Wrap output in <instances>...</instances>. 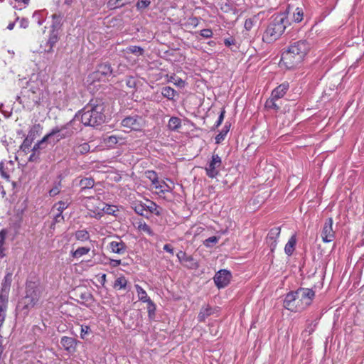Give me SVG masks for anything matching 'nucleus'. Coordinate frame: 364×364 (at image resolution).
<instances>
[{
  "label": "nucleus",
  "mask_w": 364,
  "mask_h": 364,
  "mask_svg": "<svg viewBox=\"0 0 364 364\" xmlns=\"http://www.w3.org/2000/svg\"><path fill=\"white\" fill-rule=\"evenodd\" d=\"M139 229L140 230H142V231L146 232L149 235H154V232H153L152 230L151 229V228L146 223H140L139 225Z\"/></svg>",
  "instance_id": "de8ad7c7"
},
{
  "label": "nucleus",
  "mask_w": 364,
  "mask_h": 364,
  "mask_svg": "<svg viewBox=\"0 0 364 364\" xmlns=\"http://www.w3.org/2000/svg\"><path fill=\"white\" fill-rule=\"evenodd\" d=\"M222 166L221 158L218 154H213L210 161L205 167V173L209 178H215L220 173Z\"/></svg>",
  "instance_id": "6e6552de"
},
{
  "label": "nucleus",
  "mask_w": 364,
  "mask_h": 364,
  "mask_svg": "<svg viewBox=\"0 0 364 364\" xmlns=\"http://www.w3.org/2000/svg\"><path fill=\"white\" fill-rule=\"evenodd\" d=\"M91 333V329L90 326H81V330H80V337L82 339H85V336L88 335Z\"/></svg>",
  "instance_id": "3c124183"
},
{
  "label": "nucleus",
  "mask_w": 364,
  "mask_h": 364,
  "mask_svg": "<svg viewBox=\"0 0 364 364\" xmlns=\"http://www.w3.org/2000/svg\"><path fill=\"white\" fill-rule=\"evenodd\" d=\"M42 287L38 281H28L26 287V296L22 299L23 309H31L39 301L42 294Z\"/></svg>",
  "instance_id": "20e7f679"
},
{
  "label": "nucleus",
  "mask_w": 364,
  "mask_h": 364,
  "mask_svg": "<svg viewBox=\"0 0 364 364\" xmlns=\"http://www.w3.org/2000/svg\"><path fill=\"white\" fill-rule=\"evenodd\" d=\"M215 309H213L209 305L203 306L198 316V319L200 322H203L206 318L215 313Z\"/></svg>",
  "instance_id": "6ab92c4d"
},
{
  "label": "nucleus",
  "mask_w": 364,
  "mask_h": 364,
  "mask_svg": "<svg viewBox=\"0 0 364 364\" xmlns=\"http://www.w3.org/2000/svg\"><path fill=\"white\" fill-rule=\"evenodd\" d=\"M146 212L149 211L151 213H154L157 216L161 215V208L158 206L154 202L149 201L148 204H145Z\"/></svg>",
  "instance_id": "5701e85b"
},
{
  "label": "nucleus",
  "mask_w": 364,
  "mask_h": 364,
  "mask_svg": "<svg viewBox=\"0 0 364 364\" xmlns=\"http://www.w3.org/2000/svg\"><path fill=\"white\" fill-rule=\"evenodd\" d=\"M109 249L114 253L123 255L126 252L127 245L120 238H117L109 242Z\"/></svg>",
  "instance_id": "dca6fc26"
},
{
  "label": "nucleus",
  "mask_w": 364,
  "mask_h": 364,
  "mask_svg": "<svg viewBox=\"0 0 364 364\" xmlns=\"http://www.w3.org/2000/svg\"><path fill=\"white\" fill-rule=\"evenodd\" d=\"M58 41V37L57 33H55L54 31L51 32L49 36V38L48 40L47 44L49 46L48 49H46V52L47 53H51L53 52V48L56 44V43Z\"/></svg>",
  "instance_id": "a878e982"
},
{
  "label": "nucleus",
  "mask_w": 364,
  "mask_h": 364,
  "mask_svg": "<svg viewBox=\"0 0 364 364\" xmlns=\"http://www.w3.org/2000/svg\"><path fill=\"white\" fill-rule=\"evenodd\" d=\"M280 227H274L269 230L267 236L266 241L271 252H273L277 247V240L280 235Z\"/></svg>",
  "instance_id": "ddd939ff"
},
{
  "label": "nucleus",
  "mask_w": 364,
  "mask_h": 364,
  "mask_svg": "<svg viewBox=\"0 0 364 364\" xmlns=\"http://www.w3.org/2000/svg\"><path fill=\"white\" fill-rule=\"evenodd\" d=\"M333 219L328 218L323 225L321 237L324 242H331L335 237V232L333 230Z\"/></svg>",
  "instance_id": "f8f14e48"
},
{
  "label": "nucleus",
  "mask_w": 364,
  "mask_h": 364,
  "mask_svg": "<svg viewBox=\"0 0 364 364\" xmlns=\"http://www.w3.org/2000/svg\"><path fill=\"white\" fill-rule=\"evenodd\" d=\"M296 296L301 299L304 306H309L315 296V292L311 289L299 288L296 291Z\"/></svg>",
  "instance_id": "9b49d317"
},
{
  "label": "nucleus",
  "mask_w": 364,
  "mask_h": 364,
  "mask_svg": "<svg viewBox=\"0 0 364 364\" xmlns=\"http://www.w3.org/2000/svg\"><path fill=\"white\" fill-rule=\"evenodd\" d=\"M154 188L159 190L161 193H165L166 191H168V186L165 183V182H159V183L154 184Z\"/></svg>",
  "instance_id": "09e8293b"
},
{
  "label": "nucleus",
  "mask_w": 364,
  "mask_h": 364,
  "mask_svg": "<svg viewBox=\"0 0 364 364\" xmlns=\"http://www.w3.org/2000/svg\"><path fill=\"white\" fill-rule=\"evenodd\" d=\"M218 240H219V237H218L216 236H212V237H210L208 239H206L203 242V244L207 247H211L213 246V245L216 244L218 242Z\"/></svg>",
  "instance_id": "79ce46f5"
},
{
  "label": "nucleus",
  "mask_w": 364,
  "mask_h": 364,
  "mask_svg": "<svg viewBox=\"0 0 364 364\" xmlns=\"http://www.w3.org/2000/svg\"><path fill=\"white\" fill-rule=\"evenodd\" d=\"M176 256L179 262L186 268L197 269L199 267L198 262L192 255H188L185 252L179 251Z\"/></svg>",
  "instance_id": "1a4fd4ad"
},
{
  "label": "nucleus",
  "mask_w": 364,
  "mask_h": 364,
  "mask_svg": "<svg viewBox=\"0 0 364 364\" xmlns=\"http://www.w3.org/2000/svg\"><path fill=\"white\" fill-rule=\"evenodd\" d=\"M199 23V19L196 16H191L189 17L186 22L185 23V26L188 28H196Z\"/></svg>",
  "instance_id": "e433bc0d"
},
{
  "label": "nucleus",
  "mask_w": 364,
  "mask_h": 364,
  "mask_svg": "<svg viewBox=\"0 0 364 364\" xmlns=\"http://www.w3.org/2000/svg\"><path fill=\"white\" fill-rule=\"evenodd\" d=\"M133 208L135 213H137L138 215L148 218V216L145 213V212H146L145 204L136 203L134 204Z\"/></svg>",
  "instance_id": "473e14b6"
},
{
  "label": "nucleus",
  "mask_w": 364,
  "mask_h": 364,
  "mask_svg": "<svg viewBox=\"0 0 364 364\" xmlns=\"http://www.w3.org/2000/svg\"><path fill=\"white\" fill-rule=\"evenodd\" d=\"M60 183H58L49 191V196L50 197L55 196L60 193Z\"/></svg>",
  "instance_id": "13d9d810"
},
{
  "label": "nucleus",
  "mask_w": 364,
  "mask_h": 364,
  "mask_svg": "<svg viewBox=\"0 0 364 364\" xmlns=\"http://www.w3.org/2000/svg\"><path fill=\"white\" fill-rule=\"evenodd\" d=\"M146 175L147 177L151 181L153 185L159 183V180L155 171H148Z\"/></svg>",
  "instance_id": "603ef678"
},
{
  "label": "nucleus",
  "mask_w": 364,
  "mask_h": 364,
  "mask_svg": "<svg viewBox=\"0 0 364 364\" xmlns=\"http://www.w3.org/2000/svg\"><path fill=\"white\" fill-rule=\"evenodd\" d=\"M105 105L102 102L90 103L80 112L81 122L85 126L97 127L105 122Z\"/></svg>",
  "instance_id": "f03ea898"
},
{
  "label": "nucleus",
  "mask_w": 364,
  "mask_h": 364,
  "mask_svg": "<svg viewBox=\"0 0 364 364\" xmlns=\"http://www.w3.org/2000/svg\"><path fill=\"white\" fill-rule=\"evenodd\" d=\"M70 123L60 127H54L48 134L50 139V144H55L60 140L71 136L73 130L70 128Z\"/></svg>",
  "instance_id": "423d86ee"
},
{
  "label": "nucleus",
  "mask_w": 364,
  "mask_h": 364,
  "mask_svg": "<svg viewBox=\"0 0 364 364\" xmlns=\"http://www.w3.org/2000/svg\"><path fill=\"white\" fill-rule=\"evenodd\" d=\"M70 204L68 200H60L54 205V208H56L58 213H62L65 210Z\"/></svg>",
  "instance_id": "c9c22d12"
},
{
  "label": "nucleus",
  "mask_w": 364,
  "mask_h": 364,
  "mask_svg": "<svg viewBox=\"0 0 364 364\" xmlns=\"http://www.w3.org/2000/svg\"><path fill=\"white\" fill-rule=\"evenodd\" d=\"M31 151L32 154L30 155L28 161L31 162H38L40 159V154L34 151Z\"/></svg>",
  "instance_id": "4d7b16f0"
},
{
  "label": "nucleus",
  "mask_w": 364,
  "mask_h": 364,
  "mask_svg": "<svg viewBox=\"0 0 364 364\" xmlns=\"http://www.w3.org/2000/svg\"><path fill=\"white\" fill-rule=\"evenodd\" d=\"M225 112V110H223L221 112V113H220V116L218 117V121H217V122L215 124L216 127H219L222 124V122L223 121V119H224Z\"/></svg>",
  "instance_id": "338daca9"
},
{
  "label": "nucleus",
  "mask_w": 364,
  "mask_h": 364,
  "mask_svg": "<svg viewBox=\"0 0 364 364\" xmlns=\"http://www.w3.org/2000/svg\"><path fill=\"white\" fill-rule=\"evenodd\" d=\"M15 169L13 161H5L0 162V174L7 181H10V173Z\"/></svg>",
  "instance_id": "4468645a"
},
{
  "label": "nucleus",
  "mask_w": 364,
  "mask_h": 364,
  "mask_svg": "<svg viewBox=\"0 0 364 364\" xmlns=\"http://www.w3.org/2000/svg\"><path fill=\"white\" fill-rule=\"evenodd\" d=\"M141 118L135 116H129L122 121V125L131 129L137 130L141 127Z\"/></svg>",
  "instance_id": "2eb2a0df"
},
{
  "label": "nucleus",
  "mask_w": 364,
  "mask_h": 364,
  "mask_svg": "<svg viewBox=\"0 0 364 364\" xmlns=\"http://www.w3.org/2000/svg\"><path fill=\"white\" fill-rule=\"evenodd\" d=\"M33 141V139L26 136L20 146L21 150L26 154H28L30 151H31V146Z\"/></svg>",
  "instance_id": "c85d7f7f"
},
{
  "label": "nucleus",
  "mask_w": 364,
  "mask_h": 364,
  "mask_svg": "<svg viewBox=\"0 0 364 364\" xmlns=\"http://www.w3.org/2000/svg\"><path fill=\"white\" fill-rule=\"evenodd\" d=\"M289 87V85L288 83H282L277 86L272 92L271 97L266 101L265 107L268 109H272L275 111H278L281 107V102L279 100L285 95Z\"/></svg>",
  "instance_id": "39448f33"
},
{
  "label": "nucleus",
  "mask_w": 364,
  "mask_h": 364,
  "mask_svg": "<svg viewBox=\"0 0 364 364\" xmlns=\"http://www.w3.org/2000/svg\"><path fill=\"white\" fill-rule=\"evenodd\" d=\"M161 95L170 100H173L174 97L178 95L177 92L169 86L164 87L161 90Z\"/></svg>",
  "instance_id": "412c9836"
},
{
  "label": "nucleus",
  "mask_w": 364,
  "mask_h": 364,
  "mask_svg": "<svg viewBox=\"0 0 364 364\" xmlns=\"http://www.w3.org/2000/svg\"><path fill=\"white\" fill-rule=\"evenodd\" d=\"M127 284V280L124 277H118L114 284V287L117 289H125Z\"/></svg>",
  "instance_id": "2f4dec72"
},
{
  "label": "nucleus",
  "mask_w": 364,
  "mask_h": 364,
  "mask_svg": "<svg viewBox=\"0 0 364 364\" xmlns=\"http://www.w3.org/2000/svg\"><path fill=\"white\" fill-rule=\"evenodd\" d=\"M127 85L130 88H134L136 86V80L134 77H130L126 80Z\"/></svg>",
  "instance_id": "680f3d73"
},
{
  "label": "nucleus",
  "mask_w": 364,
  "mask_h": 364,
  "mask_svg": "<svg viewBox=\"0 0 364 364\" xmlns=\"http://www.w3.org/2000/svg\"><path fill=\"white\" fill-rule=\"evenodd\" d=\"M76 240L80 241H87L90 239V234L86 230H80L75 232Z\"/></svg>",
  "instance_id": "c756f323"
},
{
  "label": "nucleus",
  "mask_w": 364,
  "mask_h": 364,
  "mask_svg": "<svg viewBox=\"0 0 364 364\" xmlns=\"http://www.w3.org/2000/svg\"><path fill=\"white\" fill-rule=\"evenodd\" d=\"M227 132L228 131H225V132H221L220 133H219L216 136H215V143L216 144H219L223 140H224L225 139V136L227 134Z\"/></svg>",
  "instance_id": "052dcab7"
},
{
  "label": "nucleus",
  "mask_w": 364,
  "mask_h": 364,
  "mask_svg": "<svg viewBox=\"0 0 364 364\" xmlns=\"http://www.w3.org/2000/svg\"><path fill=\"white\" fill-rule=\"evenodd\" d=\"M80 298L85 301H92L93 300V296L92 294L87 291L81 292Z\"/></svg>",
  "instance_id": "49530a36"
},
{
  "label": "nucleus",
  "mask_w": 364,
  "mask_h": 364,
  "mask_svg": "<svg viewBox=\"0 0 364 364\" xmlns=\"http://www.w3.org/2000/svg\"><path fill=\"white\" fill-rule=\"evenodd\" d=\"M310 50V44L306 40L291 43L282 53L281 61L289 69L300 64Z\"/></svg>",
  "instance_id": "f257e3e1"
},
{
  "label": "nucleus",
  "mask_w": 364,
  "mask_h": 364,
  "mask_svg": "<svg viewBox=\"0 0 364 364\" xmlns=\"http://www.w3.org/2000/svg\"><path fill=\"white\" fill-rule=\"evenodd\" d=\"M90 249L87 247H79L75 252H73V257H80L82 255L87 254L90 252Z\"/></svg>",
  "instance_id": "4c0bfd02"
},
{
  "label": "nucleus",
  "mask_w": 364,
  "mask_h": 364,
  "mask_svg": "<svg viewBox=\"0 0 364 364\" xmlns=\"http://www.w3.org/2000/svg\"><path fill=\"white\" fill-rule=\"evenodd\" d=\"M127 51L133 54L141 55L144 53V49L140 46H131L127 48Z\"/></svg>",
  "instance_id": "a19ab883"
},
{
  "label": "nucleus",
  "mask_w": 364,
  "mask_h": 364,
  "mask_svg": "<svg viewBox=\"0 0 364 364\" xmlns=\"http://www.w3.org/2000/svg\"><path fill=\"white\" fill-rule=\"evenodd\" d=\"M135 288L138 294V298L142 302H147L151 300V299L148 296L146 291L141 287L139 285L136 284Z\"/></svg>",
  "instance_id": "bb28decb"
},
{
  "label": "nucleus",
  "mask_w": 364,
  "mask_h": 364,
  "mask_svg": "<svg viewBox=\"0 0 364 364\" xmlns=\"http://www.w3.org/2000/svg\"><path fill=\"white\" fill-rule=\"evenodd\" d=\"M296 243V239L295 235H292L289 240L288 242L286 244L284 247V251L287 255L289 256L291 255L294 250V247Z\"/></svg>",
  "instance_id": "b1692460"
},
{
  "label": "nucleus",
  "mask_w": 364,
  "mask_h": 364,
  "mask_svg": "<svg viewBox=\"0 0 364 364\" xmlns=\"http://www.w3.org/2000/svg\"><path fill=\"white\" fill-rule=\"evenodd\" d=\"M7 235V230L5 229H3L0 231V250H4L3 245L4 244V240L6 238V236Z\"/></svg>",
  "instance_id": "864d4df0"
},
{
  "label": "nucleus",
  "mask_w": 364,
  "mask_h": 364,
  "mask_svg": "<svg viewBox=\"0 0 364 364\" xmlns=\"http://www.w3.org/2000/svg\"><path fill=\"white\" fill-rule=\"evenodd\" d=\"M90 146L88 143H83L76 148V151L81 154H87L90 151Z\"/></svg>",
  "instance_id": "ea45409f"
},
{
  "label": "nucleus",
  "mask_w": 364,
  "mask_h": 364,
  "mask_svg": "<svg viewBox=\"0 0 364 364\" xmlns=\"http://www.w3.org/2000/svg\"><path fill=\"white\" fill-rule=\"evenodd\" d=\"M9 291L1 289L0 291V306H2V307L5 306L6 309H7L8 306V298H9Z\"/></svg>",
  "instance_id": "f704fd0d"
},
{
  "label": "nucleus",
  "mask_w": 364,
  "mask_h": 364,
  "mask_svg": "<svg viewBox=\"0 0 364 364\" xmlns=\"http://www.w3.org/2000/svg\"><path fill=\"white\" fill-rule=\"evenodd\" d=\"M11 282H12V274L10 273V272H8L5 275V277H4V278L3 281H2L1 289L9 291H10L11 284Z\"/></svg>",
  "instance_id": "cd10ccee"
},
{
  "label": "nucleus",
  "mask_w": 364,
  "mask_h": 364,
  "mask_svg": "<svg viewBox=\"0 0 364 364\" xmlns=\"http://www.w3.org/2000/svg\"><path fill=\"white\" fill-rule=\"evenodd\" d=\"M42 129L43 128H42V127H41V125L40 124H34L30 129V130H29V132L28 133L27 136L34 140L37 136L40 135Z\"/></svg>",
  "instance_id": "393cba45"
},
{
  "label": "nucleus",
  "mask_w": 364,
  "mask_h": 364,
  "mask_svg": "<svg viewBox=\"0 0 364 364\" xmlns=\"http://www.w3.org/2000/svg\"><path fill=\"white\" fill-rule=\"evenodd\" d=\"M52 18L53 19V26L57 27L60 24L63 16L61 15V14H54L52 15Z\"/></svg>",
  "instance_id": "8fccbe9b"
},
{
  "label": "nucleus",
  "mask_w": 364,
  "mask_h": 364,
  "mask_svg": "<svg viewBox=\"0 0 364 364\" xmlns=\"http://www.w3.org/2000/svg\"><path fill=\"white\" fill-rule=\"evenodd\" d=\"M294 305H296V308L294 310H290L291 311H299L302 309H304L305 308H306L307 306H304L303 304V301L301 299H299V297L296 296L295 297V303H294Z\"/></svg>",
  "instance_id": "c03bdc74"
},
{
  "label": "nucleus",
  "mask_w": 364,
  "mask_h": 364,
  "mask_svg": "<svg viewBox=\"0 0 364 364\" xmlns=\"http://www.w3.org/2000/svg\"><path fill=\"white\" fill-rule=\"evenodd\" d=\"M28 21L26 18H21L20 20V26L23 28H26L28 26Z\"/></svg>",
  "instance_id": "774afa93"
},
{
  "label": "nucleus",
  "mask_w": 364,
  "mask_h": 364,
  "mask_svg": "<svg viewBox=\"0 0 364 364\" xmlns=\"http://www.w3.org/2000/svg\"><path fill=\"white\" fill-rule=\"evenodd\" d=\"M255 20L254 18H247L245 22V28L247 31H250L254 26Z\"/></svg>",
  "instance_id": "6e6d98bb"
},
{
  "label": "nucleus",
  "mask_w": 364,
  "mask_h": 364,
  "mask_svg": "<svg viewBox=\"0 0 364 364\" xmlns=\"http://www.w3.org/2000/svg\"><path fill=\"white\" fill-rule=\"evenodd\" d=\"M122 0H109L107 3V6L111 9L121 7L124 6V3H121Z\"/></svg>",
  "instance_id": "37998d69"
},
{
  "label": "nucleus",
  "mask_w": 364,
  "mask_h": 364,
  "mask_svg": "<svg viewBox=\"0 0 364 364\" xmlns=\"http://www.w3.org/2000/svg\"><path fill=\"white\" fill-rule=\"evenodd\" d=\"M181 125V119L175 117H171L168 123V127L171 130H176Z\"/></svg>",
  "instance_id": "7c9ffc66"
},
{
  "label": "nucleus",
  "mask_w": 364,
  "mask_h": 364,
  "mask_svg": "<svg viewBox=\"0 0 364 364\" xmlns=\"http://www.w3.org/2000/svg\"><path fill=\"white\" fill-rule=\"evenodd\" d=\"M286 19L284 16L275 17L267 26L262 36V41L266 43H272L277 41L284 32Z\"/></svg>",
  "instance_id": "7ed1b4c3"
},
{
  "label": "nucleus",
  "mask_w": 364,
  "mask_h": 364,
  "mask_svg": "<svg viewBox=\"0 0 364 364\" xmlns=\"http://www.w3.org/2000/svg\"><path fill=\"white\" fill-rule=\"evenodd\" d=\"M79 185L81 188L80 192H83L86 189L92 188L95 185V181L92 178H85L80 180Z\"/></svg>",
  "instance_id": "4be33fe9"
},
{
  "label": "nucleus",
  "mask_w": 364,
  "mask_h": 364,
  "mask_svg": "<svg viewBox=\"0 0 364 364\" xmlns=\"http://www.w3.org/2000/svg\"><path fill=\"white\" fill-rule=\"evenodd\" d=\"M28 85L29 86V90L33 93L36 94L37 92L40 90V89L37 86H33L32 85V82H28Z\"/></svg>",
  "instance_id": "69168bd1"
},
{
  "label": "nucleus",
  "mask_w": 364,
  "mask_h": 364,
  "mask_svg": "<svg viewBox=\"0 0 364 364\" xmlns=\"http://www.w3.org/2000/svg\"><path fill=\"white\" fill-rule=\"evenodd\" d=\"M147 311H148V316L149 319H154L155 317V311H156V305L152 301V300H149L147 302Z\"/></svg>",
  "instance_id": "72a5a7b5"
},
{
  "label": "nucleus",
  "mask_w": 364,
  "mask_h": 364,
  "mask_svg": "<svg viewBox=\"0 0 364 364\" xmlns=\"http://www.w3.org/2000/svg\"><path fill=\"white\" fill-rule=\"evenodd\" d=\"M151 4V0H139L136 3V8L139 10L147 8Z\"/></svg>",
  "instance_id": "a18cd8bd"
},
{
  "label": "nucleus",
  "mask_w": 364,
  "mask_h": 364,
  "mask_svg": "<svg viewBox=\"0 0 364 364\" xmlns=\"http://www.w3.org/2000/svg\"><path fill=\"white\" fill-rule=\"evenodd\" d=\"M296 293L294 292H290L287 294L285 296V299L284 300V306L288 310H294L296 308V305H294L295 303V297H296Z\"/></svg>",
  "instance_id": "aec40b11"
},
{
  "label": "nucleus",
  "mask_w": 364,
  "mask_h": 364,
  "mask_svg": "<svg viewBox=\"0 0 364 364\" xmlns=\"http://www.w3.org/2000/svg\"><path fill=\"white\" fill-rule=\"evenodd\" d=\"M105 141L109 146H113L118 142V138L116 136H109L105 139Z\"/></svg>",
  "instance_id": "5fc2aeb1"
},
{
  "label": "nucleus",
  "mask_w": 364,
  "mask_h": 364,
  "mask_svg": "<svg viewBox=\"0 0 364 364\" xmlns=\"http://www.w3.org/2000/svg\"><path fill=\"white\" fill-rule=\"evenodd\" d=\"M304 16L303 9L296 8L293 14V18L295 22L299 23L302 21Z\"/></svg>",
  "instance_id": "58836bf2"
},
{
  "label": "nucleus",
  "mask_w": 364,
  "mask_h": 364,
  "mask_svg": "<svg viewBox=\"0 0 364 364\" xmlns=\"http://www.w3.org/2000/svg\"><path fill=\"white\" fill-rule=\"evenodd\" d=\"M112 71L109 63H102L97 65L96 70L92 73L91 77L93 80H105L112 75Z\"/></svg>",
  "instance_id": "0eeeda50"
},
{
  "label": "nucleus",
  "mask_w": 364,
  "mask_h": 364,
  "mask_svg": "<svg viewBox=\"0 0 364 364\" xmlns=\"http://www.w3.org/2000/svg\"><path fill=\"white\" fill-rule=\"evenodd\" d=\"M48 143L50 144V139L48 134L45 135L43 139L38 141L33 147L31 151H36L41 154V151L46 149Z\"/></svg>",
  "instance_id": "a211bd4d"
},
{
  "label": "nucleus",
  "mask_w": 364,
  "mask_h": 364,
  "mask_svg": "<svg viewBox=\"0 0 364 364\" xmlns=\"http://www.w3.org/2000/svg\"><path fill=\"white\" fill-rule=\"evenodd\" d=\"M231 277V273L229 271L221 269L214 277L215 284L219 289L224 288L230 283Z\"/></svg>",
  "instance_id": "9d476101"
},
{
  "label": "nucleus",
  "mask_w": 364,
  "mask_h": 364,
  "mask_svg": "<svg viewBox=\"0 0 364 364\" xmlns=\"http://www.w3.org/2000/svg\"><path fill=\"white\" fill-rule=\"evenodd\" d=\"M64 221V217L62 215V213H58L54 218V223H58Z\"/></svg>",
  "instance_id": "0e129e2a"
},
{
  "label": "nucleus",
  "mask_w": 364,
  "mask_h": 364,
  "mask_svg": "<svg viewBox=\"0 0 364 364\" xmlns=\"http://www.w3.org/2000/svg\"><path fill=\"white\" fill-rule=\"evenodd\" d=\"M60 344L70 353H75L76 350L77 341L73 338L63 336L61 338Z\"/></svg>",
  "instance_id": "f3484780"
},
{
  "label": "nucleus",
  "mask_w": 364,
  "mask_h": 364,
  "mask_svg": "<svg viewBox=\"0 0 364 364\" xmlns=\"http://www.w3.org/2000/svg\"><path fill=\"white\" fill-rule=\"evenodd\" d=\"M200 35L203 38H209L213 36V31L211 29L205 28L200 31Z\"/></svg>",
  "instance_id": "bf43d9fd"
},
{
  "label": "nucleus",
  "mask_w": 364,
  "mask_h": 364,
  "mask_svg": "<svg viewBox=\"0 0 364 364\" xmlns=\"http://www.w3.org/2000/svg\"><path fill=\"white\" fill-rule=\"evenodd\" d=\"M173 79L174 80L173 83H174L176 86H178V87H184V85H185V81H184V80H183L181 78H180V77H177L176 79H175V78H173Z\"/></svg>",
  "instance_id": "e2e57ef3"
}]
</instances>
